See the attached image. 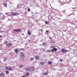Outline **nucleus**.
I'll list each match as a JSON object with an SVG mask.
<instances>
[{
    "mask_svg": "<svg viewBox=\"0 0 77 77\" xmlns=\"http://www.w3.org/2000/svg\"><path fill=\"white\" fill-rule=\"evenodd\" d=\"M20 68H23V66H20Z\"/></svg>",
    "mask_w": 77,
    "mask_h": 77,
    "instance_id": "31",
    "label": "nucleus"
},
{
    "mask_svg": "<svg viewBox=\"0 0 77 77\" xmlns=\"http://www.w3.org/2000/svg\"><path fill=\"white\" fill-rule=\"evenodd\" d=\"M48 32H49V31H46V33H47V34H48Z\"/></svg>",
    "mask_w": 77,
    "mask_h": 77,
    "instance_id": "23",
    "label": "nucleus"
},
{
    "mask_svg": "<svg viewBox=\"0 0 77 77\" xmlns=\"http://www.w3.org/2000/svg\"><path fill=\"white\" fill-rule=\"evenodd\" d=\"M48 74V72H46L43 73L42 74L44 75H47Z\"/></svg>",
    "mask_w": 77,
    "mask_h": 77,
    "instance_id": "6",
    "label": "nucleus"
},
{
    "mask_svg": "<svg viewBox=\"0 0 77 77\" xmlns=\"http://www.w3.org/2000/svg\"><path fill=\"white\" fill-rule=\"evenodd\" d=\"M1 14H2V13L0 12V15H1Z\"/></svg>",
    "mask_w": 77,
    "mask_h": 77,
    "instance_id": "38",
    "label": "nucleus"
},
{
    "mask_svg": "<svg viewBox=\"0 0 77 77\" xmlns=\"http://www.w3.org/2000/svg\"><path fill=\"white\" fill-rule=\"evenodd\" d=\"M60 62H62V60L60 59Z\"/></svg>",
    "mask_w": 77,
    "mask_h": 77,
    "instance_id": "33",
    "label": "nucleus"
},
{
    "mask_svg": "<svg viewBox=\"0 0 77 77\" xmlns=\"http://www.w3.org/2000/svg\"><path fill=\"white\" fill-rule=\"evenodd\" d=\"M6 46L7 47H9V46H11V43H8L7 44Z\"/></svg>",
    "mask_w": 77,
    "mask_h": 77,
    "instance_id": "13",
    "label": "nucleus"
},
{
    "mask_svg": "<svg viewBox=\"0 0 77 77\" xmlns=\"http://www.w3.org/2000/svg\"><path fill=\"white\" fill-rule=\"evenodd\" d=\"M28 12H30V8H29L28 10Z\"/></svg>",
    "mask_w": 77,
    "mask_h": 77,
    "instance_id": "21",
    "label": "nucleus"
},
{
    "mask_svg": "<svg viewBox=\"0 0 77 77\" xmlns=\"http://www.w3.org/2000/svg\"><path fill=\"white\" fill-rule=\"evenodd\" d=\"M22 35H24V34H23V33H22Z\"/></svg>",
    "mask_w": 77,
    "mask_h": 77,
    "instance_id": "40",
    "label": "nucleus"
},
{
    "mask_svg": "<svg viewBox=\"0 0 77 77\" xmlns=\"http://www.w3.org/2000/svg\"><path fill=\"white\" fill-rule=\"evenodd\" d=\"M45 24H48L49 23V22H48V21H45Z\"/></svg>",
    "mask_w": 77,
    "mask_h": 77,
    "instance_id": "11",
    "label": "nucleus"
},
{
    "mask_svg": "<svg viewBox=\"0 0 77 77\" xmlns=\"http://www.w3.org/2000/svg\"><path fill=\"white\" fill-rule=\"evenodd\" d=\"M5 60H4V62H5V61H6V58H4Z\"/></svg>",
    "mask_w": 77,
    "mask_h": 77,
    "instance_id": "27",
    "label": "nucleus"
},
{
    "mask_svg": "<svg viewBox=\"0 0 77 77\" xmlns=\"http://www.w3.org/2000/svg\"><path fill=\"white\" fill-rule=\"evenodd\" d=\"M8 14V12L6 13L5 14V15H8V14Z\"/></svg>",
    "mask_w": 77,
    "mask_h": 77,
    "instance_id": "34",
    "label": "nucleus"
},
{
    "mask_svg": "<svg viewBox=\"0 0 77 77\" xmlns=\"http://www.w3.org/2000/svg\"><path fill=\"white\" fill-rule=\"evenodd\" d=\"M20 50H24V49L23 48H21Z\"/></svg>",
    "mask_w": 77,
    "mask_h": 77,
    "instance_id": "30",
    "label": "nucleus"
},
{
    "mask_svg": "<svg viewBox=\"0 0 77 77\" xmlns=\"http://www.w3.org/2000/svg\"><path fill=\"white\" fill-rule=\"evenodd\" d=\"M40 31H41V32H43V30H42L41 29Z\"/></svg>",
    "mask_w": 77,
    "mask_h": 77,
    "instance_id": "35",
    "label": "nucleus"
},
{
    "mask_svg": "<svg viewBox=\"0 0 77 77\" xmlns=\"http://www.w3.org/2000/svg\"><path fill=\"white\" fill-rule=\"evenodd\" d=\"M26 75L27 76H29L30 74L29 73H26Z\"/></svg>",
    "mask_w": 77,
    "mask_h": 77,
    "instance_id": "19",
    "label": "nucleus"
},
{
    "mask_svg": "<svg viewBox=\"0 0 77 77\" xmlns=\"http://www.w3.org/2000/svg\"><path fill=\"white\" fill-rule=\"evenodd\" d=\"M34 69H35V68H34V67H33L30 68H27L26 69V72H28V71H29V72H32V71H34Z\"/></svg>",
    "mask_w": 77,
    "mask_h": 77,
    "instance_id": "1",
    "label": "nucleus"
},
{
    "mask_svg": "<svg viewBox=\"0 0 77 77\" xmlns=\"http://www.w3.org/2000/svg\"><path fill=\"white\" fill-rule=\"evenodd\" d=\"M10 14L12 16H16L20 14L19 13L11 12L10 13Z\"/></svg>",
    "mask_w": 77,
    "mask_h": 77,
    "instance_id": "3",
    "label": "nucleus"
},
{
    "mask_svg": "<svg viewBox=\"0 0 77 77\" xmlns=\"http://www.w3.org/2000/svg\"><path fill=\"white\" fill-rule=\"evenodd\" d=\"M0 38H2V36H1V35H0Z\"/></svg>",
    "mask_w": 77,
    "mask_h": 77,
    "instance_id": "36",
    "label": "nucleus"
},
{
    "mask_svg": "<svg viewBox=\"0 0 77 77\" xmlns=\"http://www.w3.org/2000/svg\"><path fill=\"white\" fill-rule=\"evenodd\" d=\"M57 11H59V10H57Z\"/></svg>",
    "mask_w": 77,
    "mask_h": 77,
    "instance_id": "43",
    "label": "nucleus"
},
{
    "mask_svg": "<svg viewBox=\"0 0 77 77\" xmlns=\"http://www.w3.org/2000/svg\"><path fill=\"white\" fill-rule=\"evenodd\" d=\"M17 32H20V29H17Z\"/></svg>",
    "mask_w": 77,
    "mask_h": 77,
    "instance_id": "24",
    "label": "nucleus"
},
{
    "mask_svg": "<svg viewBox=\"0 0 77 77\" xmlns=\"http://www.w3.org/2000/svg\"><path fill=\"white\" fill-rule=\"evenodd\" d=\"M4 5L5 6V7H7V5H6V4H5Z\"/></svg>",
    "mask_w": 77,
    "mask_h": 77,
    "instance_id": "20",
    "label": "nucleus"
},
{
    "mask_svg": "<svg viewBox=\"0 0 77 77\" xmlns=\"http://www.w3.org/2000/svg\"><path fill=\"white\" fill-rule=\"evenodd\" d=\"M57 19H58V20H59V19H60V18H57Z\"/></svg>",
    "mask_w": 77,
    "mask_h": 77,
    "instance_id": "39",
    "label": "nucleus"
},
{
    "mask_svg": "<svg viewBox=\"0 0 77 77\" xmlns=\"http://www.w3.org/2000/svg\"><path fill=\"white\" fill-rule=\"evenodd\" d=\"M48 65H51V64H52V62L51 61H49L48 62Z\"/></svg>",
    "mask_w": 77,
    "mask_h": 77,
    "instance_id": "10",
    "label": "nucleus"
},
{
    "mask_svg": "<svg viewBox=\"0 0 77 77\" xmlns=\"http://www.w3.org/2000/svg\"><path fill=\"white\" fill-rule=\"evenodd\" d=\"M28 35H31V33L30 32V31H28Z\"/></svg>",
    "mask_w": 77,
    "mask_h": 77,
    "instance_id": "16",
    "label": "nucleus"
},
{
    "mask_svg": "<svg viewBox=\"0 0 77 77\" xmlns=\"http://www.w3.org/2000/svg\"><path fill=\"white\" fill-rule=\"evenodd\" d=\"M29 41H30V40H29Z\"/></svg>",
    "mask_w": 77,
    "mask_h": 77,
    "instance_id": "42",
    "label": "nucleus"
},
{
    "mask_svg": "<svg viewBox=\"0 0 77 77\" xmlns=\"http://www.w3.org/2000/svg\"><path fill=\"white\" fill-rule=\"evenodd\" d=\"M5 73L3 72H1L0 73V77H5Z\"/></svg>",
    "mask_w": 77,
    "mask_h": 77,
    "instance_id": "4",
    "label": "nucleus"
},
{
    "mask_svg": "<svg viewBox=\"0 0 77 77\" xmlns=\"http://www.w3.org/2000/svg\"><path fill=\"white\" fill-rule=\"evenodd\" d=\"M45 62H42V61L40 63V64H41V65H44V64H45Z\"/></svg>",
    "mask_w": 77,
    "mask_h": 77,
    "instance_id": "8",
    "label": "nucleus"
},
{
    "mask_svg": "<svg viewBox=\"0 0 77 77\" xmlns=\"http://www.w3.org/2000/svg\"><path fill=\"white\" fill-rule=\"evenodd\" d=\"M35 59H36L37 60H39V58L37 55L35 56Z\"/></svg>",
    "mask_w": 77,
    "mask_h": 77,
    "instance_id": "7",
    "label": "nucleus"
},
{
    "mask_svg": "<svg viewBox=\"0 0 77 77\" xmlns=\"http://www.w3.org/2000/svg\"><path fill=\"white\" fill-rule=\"evenodd\" d=\"M9 72L8 71H5V73H6V74H8V73Z\"/></svg>",
    "mask_w": 77,
    "mask_h": 77,
    "instance_id": "17",
    "label": "nucleus"
},
{
    "mask_svg": "<svg viewBox=\"0 0 77 77\" xmlns=\"http://www.w3.org/2000/svg\"><path fill=\"white\" fill-rule=\"evenodd\" d=\"M5 16H4L3 17H2V18H1V20H4V19L5 18Z\"/></svg>",
    "mask_w": 77,
    "mask_h": 77,
    "instance_id": "12",
    "label": "nucleus"
},
{
    "mask_svg": "<svg viewBox=\"0 0 77 77\" xmlns=\"http://www.w3.org/2000/svg\"><path fill=\"white\" fill-rule=\"evenodd\" d=\"M14 32H17V29H14Z\"/></svg>",
    "mask_w": 77,
    "mask_h": 77,
    "instance_id": "26",
    "label": "nucleus"
},
{
    "mask_svg": "<svg viewBox=\"0 0 77 77\" xmlns=\"http://www.w3.org/2000/svg\"><path fill=\"white\" fill-rule=\"evenodd\" d=\"M50 39H51V38H50Z\"/></svg>",
    "mask_w": 77,
    "mask_h": 77,
    "instance_id": "45",
    "label": "nucleus"
},
{
    "mask_svg": "<svg viewBox=\"0 0 77 77\" xmlns=\"http://www.w3.org/2000/svg\"><path fill=\"white\" fill-rule=\"evenodd\" d=\"M33 59H34V58H32L31 59V61H32V60H33Z\"/></svg>",
    "mask_w": 77,
    "mask_h": 77,
    "instance_id": "25",
    "label": "nucleus"
},
{
    "mask_svg": "<svg viewBox=\"0 0 77 77\" xmlns=\"http://www.w3.org/2000/svg\"><path fill=\"white\" fill-rule=\"evenodd\" d=\"M5 69L6 70H8V67L7 66H5Z\"/></svg>",
    "mask_w": 77,
    "mask_h": 77,
    "instance_id": "18",
    "label": "nucleus"
},
{
    "mask_svg": "<svg viewBox=\"0 0 77 77\" xmlns=\"http://www.w3.org/2000/svg\"><path fill=\"white\" fill-rule=\"evenodd\" d=\"M53 50H54V51H57V48H55L54 47H53Z\"/></svg>",
    "mask_w": 77,
    "mask_h": 77,
    "instance_id": "9",
    "label": "nucleus"
},
{
    "mask_svg": "<svg viewBox=\"0 0 77 77\" xmlns=\"http://www.w3.org/2000/svg\"><path fill=\"white\" fill-rule=\"evenodd\" d=\"M20 55L21 56L20 58H21V60H23L24 59V56H25V55H24V54L23 52H21L20 53Z\"/></svg>",
    "mask_w": 77,
    "mask_h": 77,
    "instance_id": "2",
    "label": "nucleus"
},
{
    "mask_svg": "<svg viewBox=\"0 0 77 77\" xmlns=\"http://www.w3.org/2000/svg\"><path fill=\"white\" fill-rule=\"evenodd\" d=\"M48 20H50V18L48 17Z\"/></svg>",
    "mask_w": 77,
    "mask_h": 77,
    "instance_id": "41",
    "label": "nucleus"
},
{
    "mask_svg": "<svg viewBox=\"0 0 77 77\" xmlns=\"http://www.w3.org/2000/svg\"><path fill=\"white\" fill-rule=\"evenodd\" d=\"M68 51V50H66V49H62L61 50V51L63 53H65V52H66Z\"/></svg>",
    "mask_w": 77,
    "mask_h": 77,
    "instance_id": "5",
    "label": "nucleus"
},
{
    "mask_svg": "<svg viewBox=\"0 0 77 77\" xmlns=\"http://www.w3.org/2000/svg\"><path fill=\"white\" fill-rule=\"evenodd\" d=\"M15 52H16V54H17L18 53V49H15Z\"/></svg>",
    "mask_w": 77,
    "mask_h": 77,
    "instance_id": "15",
    "label": "nucleus"
},
{
    "mask_svg": "<svg viewBox=\"0 0 77 77\" xmlns=\"http://www.w3.org/2000/svg\"><path fill=\"white\" fill-rule=\"evenodd\" d=\"M6 1H7V0H5Z\"/></svg>",
    "mask_w": 77,
    "mask_h": 77,
    "instance_id": "44",
    "label": "nucleus"
},
{
    "mask_svg": "<svg viewBox=\"0 0 77 77\" xmlns=\"http://www.w3.org/2000/svg\"><path fill=\"white\" fill-rule=\"evenodd\" d=\"M42 44H43V45H46V44L44 43H42Z\"/></svg>",
    "mask_w": 77,
    "mask_h": 77,
    "instance_id": "29",
    "label": "nucleus"
},
{
    "mask_svg": "<svg viewBox=\"0 0 77 77\" xmlns=\"http://www.w3.org/2000/svg\"><path fill=\"white\" fill-rule=\"evenodd\" d=\"M26 77V75H23L21 76V77Z\"/></svg>",
    "mask_w": 77,
    "mask_h": 77,
    "instance_id": "28",
    "label": "nucleus"
},
{
    "mask_svg": "<svg viewBox=\"0 0 77 77\" xmlns=\"http://www.w3.org/2000/svg\"><path fill=\"white\" fill-rule=\"evenodd\" d=\"M7 43H8V41H5V44H7Z\"/></svg>",
    "mask_w": 77,
    "mask_h": 77,
    "instance_id": "22",
    "label": "nucleus"
},
{
    "mask_svg": "<svg viewBox=\"0 0 77 77\" xmlns=\"http://www.w3.org/2000/svg\"><path fill=\"white\" fill-rule=\"evenodd\" d=\"M1 33H3V32L1 31Z\"/></svg>",
    "mask_w": 77,
    "mask_h": 77,
    "instance_id": "37",
    "label": "nucleus"
},
{
    "mask_svg": "<svg viewBox=\"0 0 77 77\" xmlns=\"http://www.w3.org/2000/svg\"><path fill=\"white\" fill-rule=\"evenodd\" d=\"M47 51L48 52H50V50H48Z\"/></svg>",
    "mask_w": 77,
    "mask_h": 77,
    "instance_id": "32",
    "label": "nucleus"
},
{
    "mask_svg": "<svg viewBox=\"0 0 77 77\" xmlns=\"http://www.w3.org/2000/svg\"><path fill=\"white\" fill-rule=\"evenodd\" d=\"M9 71H12V68L11 67H10L9 69H8Z\"/></svg>",
    "mask_w": 77,
    "mask_h": 77,
    "instance_id": "14",
    "label": "nucleus"
}]
</instances>
